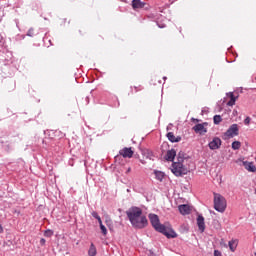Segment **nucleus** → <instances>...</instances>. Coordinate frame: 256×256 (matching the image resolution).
<instances>
[{"label": "nucleus", "instance_id": "28", "mask_svg": "<svg viewBox=\"0 0 256 256\" xmlns=\"http://www.w3.org/2000/svg\"><path fill=\"white\" fill-rule=\"evenodd\" d=\"M97 221H98L100 226L103 225V221L101 220V216L99 217V219H97Z\"/></svg>", "mask_w": 256, "mask_h": 256}, {"label": "nucleus", "instance_id": "8", "mask_svg": "<svg viewBox=\"0 0 256 256\" xmlns=\"http://www.w3.org/2000/svg\"><path fill=\"white\" fill-rule=\"evenodd\" d=\"M205 125H207V123L196 124L193 127V131H195V133H200V135H204V133H207V128H205Z\"/></svg>", "mask_w": 256, "mask_h": 256}, {"label": "nucleus", "instance_id": "30", "mask_svg": "<svg viewBox=\"0 0 256 256\" xmlns=\"http://www.w3.org/2000/svg\"><path fill=\"white\" fill-rule=\"evenodd\" d=\"M0 233H3V225L0 224Z\"/></svg>", "mask_w": 256, "mask_h": 256}, {"label": "nucleus", "instance_id": "3", "mask_svg": "<svg viewBox=\"0 0 256 256\" xmlns=\"http://www.w3.org/2000/svg\"><path fill=\"white\" fill-rule=\"evenodd\" d=\"M172 173H174L176 177L187 175V169L183 166V156L181 153L178 154V161L172 164Z\"/></svg>", "mask_w": 256, "mask_h": 256}, {"label": "nucleus", "instance_id": "19", "mask_svg": "<svg viewBox=\"0 0 256 256\" xmlns=\"http://www.w3.org/2000/svg\"><path fill=\"white\" fill-rule=\"evenodd\" d=\"M232 149H233L234 151H237L238 149H241V142H239V141H234V142L232 143Z\"/></svg>", "mask_w": 256, "mask_h": 256}, {"label": "nucleus", "instance_id": "22", "mask_svg": "<svg viewBox=\"0 0 256 256\" xmlns=\"http://www.w3.org/2000/svg\"><path fill=\"white\" fill-rule=\"evenodd\" d=\"M100 229H101L103 235H107V228L105 227V225L101 224Z\"/></svg>", "mask_w": 256, "mask_h": 256}, {"label": "nucleus", "instance_id": "29", "mask_svg": "<svg viewBox=\"0 0 256 256\" xmlns=\"http://www.w3.org/2000/svg\"><path fill=\"white\" fill-rule=\"evenodd\" d=\"M192 121H194L195 123H199V119L192 118Z\"/></svg>", "mask_w": 256, "mask_h": 256}, {"label": "nucleus", "instance_id": "1", "mask_svg": "<svg viewBox=\"0 0 256 256\" xmlns=\"http://www.w3.org/2000/svg\"><path fill=\"white\" fill-rule=\"evenodd\" d=\"M126 215L134 229H145L149 225L147 216L143 214V210L137 206H132L126 211Z\"/></svg>", "mask_w": 256, "mask_h": 256}, {"label": "nucleus", "instance_id": "32", "mask_svg": "<svg viewBox=\"0 0 256 256\" xmlns=\"http://www.w3.org/2000/svg\"><path fill=\"white\" fill-rule=\"evenodd\" d=\"M151 256H157V254H155V253H151Z\"/></svg>", "mask_w": 256, "mask_h": 256}, {"label": "nucleus", "instance_id": "9", "mask_svg": "<svg viewBox=\"0 0 256 256\" xmlns=\"http://www.w3.org/2000/svg\"><path fill=\"white\" fill-rule=\"evenodd\" d=\"M197 225H198L199 231L203 233L205 231V218L203 217V215H198Z\"/></svg>", "mask_w": 256, "mask_h": 256}, {"label": "nucleus", "instance_id": "14", "mask_svg": "<svg viewBox=\"0 0 256 256\" xmlns=\"http://www.w3.org/2000/svg\"><path fill=\"white\" fill-rule=\"evenodd\" d=\"M227 97L230 98V101L227 102L228 107H233V105H235V101H237V97H235L233 92L227 93Z\"/></svg>", "mask_w": 256, "mask_h": 256}, {"label": "nucleus", "instance_id": "21", "mask_svg": "<svg viewBox=\"0 0 256 256\" xmlns=\"http://www.w3.org/2000/svg\"><path fill=\"white\" fill-rule=\"evenodd\" d=\"M33 35H35V30L33 28H30L27 32V36L28 37H33Z\"/></svg>", "mask_w": 256, "mask_h": 256}, {"label": "nucleus", "instance_id": "2", "mask_svg": "<svg viewBox=\"0 0 256 256\" xmlns=\"http://www.w3.org/2000/svg\"><path fill=\"white\" fill-rule=\"evenodd\" d=\"M149 219L152 227H154L158 233H162V235H165L168 239H175V237H177L175 231H171V233L167 231V227L159 222V216L156 214H149Z\"/></svg>", "mask_w": 256, "mask_h": 256}, {"label": "nucleus", "instance_id": "7", "mask_svg": "<svg viewBox=\"0 0 256 256\" xmlns=\"http://www.w3.org/2000/svg\"><path fill=\"white\" fill-rule=\"evenodd\" d=\"M134 153H135V152L133 151L132 148H127V147H125V148H123V149H121V150L119 151V154H120L122 157H124V159H131V157H133Z\"/></svg>", "mask_w": 256, "mask_h": 256}, {"label": "nucleus", "instance_id": "10", "mask_svg": "<svg viewBox=\"0 0 256 256\" xmlns=\"http://www.w3.org/2000/svg\"><path fill=\"white\" fill-rule=\"evenodd\" d=\"M178 209L181 215H189V213H191V208L187 204H182L178 206Z\"/></svg>", "mask_w": 256, "mask_h": 256}, {"label": "nucleus", "instance_id": "17", "mask_svg": "<svg viewBox=\"0 0 256 256\" xmlns=\"http://www.w3.org/2000/svg\"><path fill=\"white\" fill-rule=\"evenodd\" d=\"M88 255L89 256H95L97 255V248H95V245L94 244H91L90 245V248L88 250Z\"/></svg>", "mask_w": 256, "mask_h": 256}, {"label": "nucleus", "instance_id": "16", "mask_svg": "<svg viewBox=\"0 0 256 256\" xmlns=\"http://www.w3.org/2000/svg\"><path fill=\"white\" fill-rule=\"evenodd\" d=\"M238 244H239V242L237 240L229 241L228 245H229L230 251H235V249H237Z\"/></svg>", "mask_w": 256, "mask_h": 256}, {"label": "nucleus", "instance_id": "15", "mask_svg": "<svg viewBox=\"0 0 256 256\" xmlns=\"http://www.w3.org/2000/svg\"><path fill=\"white\" fill-rule=\"evenodd\" d=\"M244 165L247 171H249L250 173H255L256 167L255 164H253V162H244Z\"/></svg>", "mask_w": 256, "mask_h": 256}, {"label": "nucleus", "instance_id": "35", "mask_svg": "<svg viewBox=\"0 0 256 256\" xmlns=\"http://www.w3.org/2000/svg\"><path fill=\"white\" fill-rule=\"evenodd\" d=\"M255 195H256V189H255Z\"/></svg>", "mask_w": 256, "mask_h": 256}, {"label": "nucleus", "instance_id": "24", "mask_svg": "<svg viewBox=\"0 0 256 256\" xmlns=\"http://www.w3.org/2000/svg\"><path fill=\"white\" fill-rule=\"evenodd\" d=\"M91 215H92V217H94V219H99L101 216H99V214L97 213V212H95V211H93L92 213H91Z\"/></svg>", "mask_w": 256, "mask_h": 256}, {"label": "nucleus", "instance_id": "13", "mask_svg": "<svg viewBox=\"0 0 256 256\" xmlns=\"http://www.w3.org/2000/svg\"><path fill=\"white\" fill-rule=\"evenodd\" d=\"M132 7L133 9H143V7H145V2H142L141 0H133Z\"/></svg>", "mask_w": 256, "mask_h": 256}, {"label": "nucleus", "instance_id": "25", "mask_svg": "<svg viewBox=\"0 0 256 256\" xmlns=\"http://www.w3.org/2000/svg\"><path fill=\"white\" fill-rule=\"evenodd\" d=\"M45 237H51V235H53V232L51 230H47L45 233H44Z\"/></svg>", "mask_w": 256, "mask_h": 256}, {"label": "nucleus", "instance_id": "23", "mask_svg": "<svg viewBox=\"0 0 256 256\" xmlns=\"http://www.w3.org/2000/svg\"><path fill=\"white\" fill-rule=\"evenodd\" d=\"M250 123H251V117L248 116L244 119V125H250Z\"/></svg>", "mask_w": 256, "mask_h": 256}, {"label": "nucleus", "instance_id": "4", "mask_svg": "<svg viewBox=\"0 0 256 256\" xmlns=\"http://www.w3.org/2000/svg\"><path fill=\"white\" fill-rule=\"evenodd\" d=\"M214 209L218 213H225L227 209V200L221 194L214 193Z\"/></svg>", "mask_w": 256, "mask_h": 256}, {"label": "nucleus", "instance_id": "11", "mask_svg": "<svg viewBox=\"0 0 256 256\" xmlns=\"http://www.w3.org/2000/svg\"><path fill=\"white\" fill-rule=\"evenodd\" d=\"M176 155H177V151H175V149L168 150L165 155V160L173 161L175 159Z\"/></svg>", "mask_w": 256, "mask_h": 256}, {"label": "nucleus", "instance_id": "26", "mask_svg": "<svg viewBox=\"0 0 256 256\" xmlns=\"http://www.w3.org/2000/svg\"><path fill=\"white\" fill-rule=\"evenodd\" d=\"M214 256H223L219 250L214 251Z\"/></svg>", "mask_w": 256, "mask_h": 256}, {"label": "nucleus", "instance_id": "12", "mask_svg": "<svg viewBox=\"0 0 256 256\" xmlns=\"http://www.w3.org/2000/svg\"><path fill=\"white\" fill-rule=\"evenodd\" d=\"M167 138L169 141H171V143H179V141H181V137L175 136V134H173V132H169L167 134Z\"/></svg>", "mask_w": 256, "mask_h": 256}, {"label": "nucleus", "instance_id": "5", "mask_svg": "<svg viewBox=\"0 0 256 256\" xmlns=\"http://www.w3.org/2000/svg\"><path fill=\"white\" fill-rule=\"evenodd\" d=\"M237 135H239V126L237 124H232L225 132V136L229 137L230 139L237 137Z\"/></svg>", "mask_w": 256, "mask_h": 256}, {"label": "nucleus", "instance_id": "27", "mask_svg": "<svg viewBox=\"0 0 256 256\" xmlns=\"http://www.w3.org/2000/svg\"><path fill=\"white\" fill-rule=\"evenodd\" d=\"M45 243H46V240H45L44 238H41V239H40V245L43 246V245H45Z\"/></svg>", "mask_w": 256, "mask_h": 256}, {"label": "nucleus", "instance_id": "33", "mask_svg": "<svg viewBox=\"0 0 256 256\" xmlns=\"http://www.w3.org/2000/svg\"><path fill=\"white\" fill-rule=\"evenodd\" d=\"M160 28H163V27H165V26H159Z\"/></svg>", "mask_w": 256, "mask_h": 256}, {"label": "nucleus", "instance_id": "31", "mask_svg": "<svg viewBox=\"0 0 256 256\" xmlns=\"http://www.w3.org/2000/svg\"><path fill=\"white\" fill-rule=\"evenodd\" d=\"M130 172H131V168H128L127 173H130Z\"/></svg>", "mask_w": 256, "mask_h": 256}, {"label": "nucleus", "instance_id": "18", "mask_svg": "<svg viewBox=\"0 0 256 256\" xmlns=\"http://www.w3.org/2000/svg\"><path fill=\"white\" fill-rule=\"evenodd\" d=\"M155 177L158 181H163L164 177H165V173L161 172V171H155Z\"/></svg>", "mask_w": 256, "mask_h": 256}, {"label": "nucleus", "instance_id": "20", "mask_svg": "<svg viewBox=\"0 0 256 256\" xmlns=\"http://www.w3.org/2000/svg\"><path fill=\"white\" fill-rule=\"evenodd\" d=\"M214 121V125H219V123H221V121H223V119L221 118L220 115H215L213 118Z\"/></svg>", "mask_w": 256, "mask_h": 256}, {"label": "nucleus", "instance_id": "34", "mask_svg": "<svg viewBox=\"0 0 256 256\" xmlns=\"http://www.w3.org/2000/svg\"><path fill=\"white\" fill-rule=\"evenodd\" d=\"M121 1H127V0H121Z\"/></svg>", "mask_w": 256, "mask_h": 256}, {"label": "nucleus", "instance_id": "6", "mask_svg": "<svg viewBox=\"0 0 256 256\" xmlns=\"http://www.w3.org/2000/svg\"><path fill=\"white\" fill-rule=\"evenodd\" d=\"M221 138L214 137L211 142H209L208 147L211 151H215L221 147Z\"/></svg>", "mask_w": 256, "mask_h": 256}]
</instances>
